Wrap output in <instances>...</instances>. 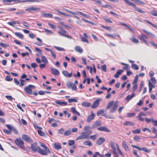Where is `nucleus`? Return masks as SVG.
<instances>
[{"mask_svg": "<svg viewBox=\"0 0 157 157\" xmlns=\"http://www.w3.org/2000/svg\"><path fill=\"white\" fill-rule=\"evenodd\" d=\"M55 103L61 106H63V105H67V102L66 101H61L59 100H57L55 101Z\"/></svg>", "mask_w": 157, "mask_h": 157, "instance_id": "22", "label": "nucleus"}, {"mask_svg": "<svg viewBox=\"0 0 157 157\" xmlns=\"http://www.w3.org/2000/svg\"><path fill=\"white\" fill-rule=\"evenodd\" d=\"M141 131V130L140 129L133 130L132 131V132L134 134H139Z\"/></svg>", "mask_w": 157, "mask_h": 157, "instance_id": "38", "label": "nucleus"}, {"mask_svg": "<svg viewBox=\"0 0 157 157\" xmlns=\"http://www.w3.org/2000/svg\"><path fill=\"white\" fill-rule=\"evenodd\" d=\"M44 149V150H43L39 147L37 152L43 155H47L48 153H50L51 151L48 148Z\"/></svg>", "mask_w": 157, "mask_h": 157, "instance_id": "2", "label": "nucleus"}, {"mask_svg": "<svg viewBox=\"0 0 157 157\" xmlns=\"http://www.w3.org/2000/svg\"><path fill=\"white\" fill-rule=\"evenodd\" d=\"M3 132L7 134H10L11 133V131L6 129H3Z\"/></svg>", "mask_w": 157, "mask_h": 157, "instance_id": "58", "label": "nucleus"}, {"mask_svg": "<svg viewBox=\"0 0 157 157\" xmlns=\"http://www.w3.org/2000/svg\"><path fill=\"white\" fill-rule=\"evenodd\" d=\"M41 60L43 62L47 64L48 63V61L46 58L44 56H42L41 57Z\"/></svg>", "mask_w": 157, "mask_h": 157, "instance_id": "37", "label": "nucleus"}, {"mask_svg": "<svg viewBox=\"0 0 157 157\" xmlns=\"http://www.w3.org/2000/svg\"><path fill=\"white\" fill-rule=\"evenodd\" d=\"M81 105L83 106L88 107L90 105V102H82Z\"/></svg>", "mask_w": 157, "mask_h": 157, "instance_id": "32", "label": "nucleus"}, {"mask_svg": "<svg viewBox=\"0 0 157 157\" xmlns=\"http://www.w3.org/2000/svg\"><path fill=\"white\" fill-rule=\"evenodd\" d=\"M88 135L86 132H83L81 135L77 137L76 140L82 139H89Z\"/></svg>", "mask_w": 157, "mask_h": 157, "instance_id": "4", "label": "nucleus"}, {"mask_svg": "<svg viewBox=\"0 0 157 157\" xmlns=\"http://www.w3.org/2000/svg\"><path fill=\"white\" fill-rule=\"evenodd\" d=\"M118 25H121L125 27H127V28H128V29H129L130 31H133V30L132 29L131 27H130L127 24L124 23H123L121 22H118Z\"/></svg>", "mask_w": 157, "mask_h": 157, "instance_id": "23", "label": "nucleus"}, {"mask_svg": "<svg viewBox=\"0 0 157 157\" xmlns=\"http://www.w3.org/2000/svg\"><path fill=\"white\" fill-rule=\"evenodd\" d=\"M131 146L134 148H136L139 151H143L146 152L147 153H150L151 151V149L148 150L147 149V148L146 147H143L142 148H140V147H139L138 146L132 145H131Z\"/></svg>", "mask_w": 157, "mask_h": 157, "instance_id": "6", "label": "nucleus"}, {"mask_svg": "<svg viewBox=\"0 0 157 157\" xmlns=\"http://www.w3.org/2000/svg\"><path fill=\"white\" fill-rule=\"evenodd\" d=\"M41 14L42 16L45 17L52 18L53 16L52 15V14L50 13H42Z\"/></svg>", "mask_w": 157, "mask_h": 157, "instance_id": "28", "label": "nucleus"}, {"mask_svg": "<svg viewBox=\"0 0 157 157\" xmlns=\"http://www.w3.org/2000/svg\"><path fill=\"white\" fill-rule=\"evenodd\" d=\"M18 0H3V3L5 5H7V3L14 2L15 3H17Z\"/></svg>", "mask_w": 157, "mask_h": 157, "instance_id": "18", "label": "nucleus"}, {"mask_svg": "<svg viewBox=\"0 0 157 157\" xmlns=\"http://www.w3.org/2000/svg\"><path fill=\"white\" fill-rule=\"evenodd\" d=\"M139 39L141 41H143V42L145 43L146 45H148V42L146 40V39H148V37L147 36L142 34H141L139 36Z\"/></svg>", "mask_w": 157, "mask_h": 157, "instance_id": "9", "label": "nucleus"}, {"mask_svg": "<svg viewBox=\"0 0 157 157\" xmlns=\"http://www.w3.org/2000/svg\"><path fill=\"white\" fill-rule=\"evenodd\" d=\"M71 133L70 130L66 131L64 133V134L65 136H68L70 135Z\"/></svg>", "mask_w": 157, "mask_h": 157, "instance_id": "50", "label": "nucleus"}, {"mask_svg": "<svg viewBox=\"0 0 157 157\" xmlns=\"http://www.w3.org/2000/svg\"><path fill=\"white\" fill-rule=\"evenodd\" d=\"M68 102L71 103L73 102H76L78 101V100L77 99H75L74 98H71L68 99Z\"/></svg>", "mask_w": 157, "mask_h": 157, "instance_id": "46", "label": "nucleus"}, {"mask_svg": "<svg viewBox=\"0 0 157 157\" xmlns=\"http://www.w3.org/2000/svg\"><path fill=\"white\" fill-rule=\"evenodd\" d=\"M142 117V116L139 114L136 117V118H138V121H144V119Z\"/></svg>", "mask_w": 157, "mask_h": 157, "instance_id": "49", "label": "nucleus"}, {"mask_svg": "<svg viewBox=\"0 0 157 157\" xmlns=\"http://www.w3.org/2000/svg\"><path fill=\"white\" fill-rule=\"evenodd\" d=\"M101 69L104 72L106 71V66L105 65H104L101 66Z\"/></svg>", "mask_w": 157, "mask_h": 157, "instance_id": "62", "label": "nucleus"}, {"mask_svg": "<svg viewBox=\"0 0 157 157\" xmlns=\"http://www.w3.org/2000/svg\"><path fill=\"white\" fill-rule=\"evenodd\" d=\"M118 25H121L125 27H127V28H128V29H129L130 31H133V30L132 29L131 27H130L127 24L124 23H123L121 22H118Z\"/></svg>", "mask_w": 157, "mask_h": 157, "instance_id": "24", "label": "nucleus"}, {"mask_svg": "<svg viewBox=\"0 0 157 157\" xmlns=\"http://www.w3.org/2000/svg\"><path fill=\"white\" fill-rule=\"evenodd\" d=\"M150 13L153 16L157 17V11L153 10L150 12Z\"/></svg>", "mask_w": 157, "mask_h": 157, "instance_id": "42", "label": "nucleus"}, {"mask_svg": "<svg viewBox=\"0 0 157 157\" xmlns=\"http://www.w3.org/2000/svg\"><path fill=\"white\" fill-rule=\"evenodd\" d=\"M98 130L102 131H105L106 132H110V131L105 127H101L98 128Z\"/></svg>", "mask_w": 157, "mask_h": 157, "instance_id": "17", "label": "nucleus"}, {"mask_svg": "<svg viewBox=\"0 0 157 157\" xmlns=\"http://www.w3.org/2000/svg\"><path fill=\"white\" fill-rule=\"evenodd\" d=\"M122 146L125 151H129L128 147L125 141H124L122 143Z\"/></svg>", "mask_w": 157, "mask_h": 157, "instance_id": "19", "label": "nucleus"}, {"mask_svg": "<svg viewBox=\"0 0 157 157\" xmlns=\"http://www.w3.org/2000/svg\"><path fill=\"white\" fill-rule=\"evenodd\" d=\"M136 3L137 4L139 5H145V3L144 2H143L139 0H137Z\"/></svg>", "mask_w": 157, "mask_h": 157, "instance_id": "60", "label": "nucleus"}, {"mask_svg": "<svg viewBox=\"0 0 157 157\" xmlns=\"http://www.w3.org/2000/svg\"><path fill=\"white\" fill-rule=\"evenodd\" d=\"M124 124L126 126H133L134 125L133 123L127 121L124 123Z\"/></svg>", "mask_w": 157, "mask_h": 157, "instance_id": "41", "label": "nucleus"}, {"mask_svg": "<svg viewBox=\"0 0 157 157\" xmlns=\"http://www.w3.org/2000/svg\"><path fill=\"white\" fill-rule=\"evenodd\" d=\"M118 102L117 101H116L113 104L112 107L110 109V113H114L116 110L118 105Z\"/></svg>", "mask_w": 157, "mask_h": 157, "instance_id": "11", "label": "nucleus"}, {"mask_svg": "<svg viewBox=\"0 0 157 157\" xmlns=\"http://www.w3.org/2000/svg\"><path fill=\"white\" fill-rule=\"evenodd\" d=\"M82 40L85 43H87V44H88L89 43V41L88 40L86 39L85 38H84L83 37H81Z\"/></svg>", "mask_w": 157, "mask_h": 157, "instance_id": "59", "label": "nucleus"}, {"mask_svg": "<svg viewBox=\"0 0 157 157\" xmlns=\"http://www.w3.org/2000/svg\"><path fill=\"white\" fill-rule=\"evenodd\" d=\"M101 101V99L96 100L91 105V107L92 109H95L97 107L99 104V102Z\"/></svg>", "mask_w": 157, "mask_h": 157, "instance_id": "10", "label": "nucleus"}, {"mask_svg": "<svg viewBox=\"0 0 157 157\" xmlns=\"http://www.w3.org/2000/svg\"><path fill=\"white\" fill-rule=\"evenodd\" d=\"M33 88H35V86L32 85H29L26 87L24 90L27 94L29 95H31L33 94L32 91Z\"/></svg>", "mask_w": 157, "mask_h": 157, "instance_id": "3", "label": "nucleus"}, {"mask_svg": "<svg viewBox=\"0 0 157 157\" xmlns=\"http://www.w3.org/2000/svg\"><path fill=\"white\" fill-rule=\"evenodd\" d=\"M144 21H145L146 22H147V23H148V24H150V25H151V26H152L154 27L155 28H157V25H154V24H153L151 22L147 20H144Z\"/></svg>", "mask_w": 157, "mask_h": 157, "instance_id": "45", "label": "nucleus"}, {"mask_svg": "<svg viewBox=\"0 0 157 157\" xmlns=\"http://www.w3.org/2000/svg\"><path fill=\"white\" fill-rule=\"evenodd\" d=\"M151 80L153 84H155L156 83L157 81L155 77H151Z\"/></svg>", "mask_w": 157, "mask_h": 157, "instance_id": "64", "label": "nucleus"}, {"mask_svg": "<svg viewBox=\"0 0 157 157\" xmlns=\"http://www.w3.org/2000/svg\"><path fill=\"white\" fill-rule=\"evenodd\" d=\"M54 148L55 149L59 150L61 148V146L59 143L55 142L54 144Z\"/></svg>", "mask_w": 157, "mask_h": 157, "instance_id": "21", "label": "nucleus"}, {"mask_svg": "<svg viewBox=\"0 0 157 157\" xmlns=\"http://www.w3.org/2000/svg\"><path fill=\"white\" fill-rule=\"evenodd\" d=\"M37 132H38V134L40 135V136H44L45 135V133L41 131V130H37Z\"/></svg>", "mask_w": 157, "mask_h": 157, "instance_id": "55", "label": "nucleus"}, {"mask_svg": "<svg viewBox=\"0 0 157 157\" xmlns=\"http://www.w3.org/2000/svg\"><path fill=\"white\" fill-rule=\"evenodd\" d=\"M63 33H62L60 31L58 32V33L60 34V35L63 36H64L68 38L71 39L72 38V37L71 36L68 35L66 34L67 33V32H66L65 30H63L62 31Z\"/></svg>", "mask_w": 157, "mask_h": 157, "instance_id": "13", "label": "nucleus"}, {"mask_svg": "<svg viewBox=\"0 0 157 157\" xmlns=\"http://www.w3.org/2000/svg\"><path fill=\"white\" fill-rule=\"evenodd\" d=\"M132 67L133 69L135 70H138L139 69V67L137 65L135 64H132Z\"/></svg>", "mask_w": 157, "mask_h": 157, "instance_id": "47", "label": "nucleus"}, {"mask_svg": "<svg viewBox=\"0 0 157 157\" xmlns=\"http://www.w3.org/2000/svg\"><path fill=\"white\" fill-rule=\"evenodd\" d=\"M101 124L100 123L99 121H96L95 122L91 127V129H93L95 128L98 126L100 125Z\"/></svg>", "mask_w": 157, "mask_h": 157, "instance_id": "30", "label": "nucleus"}, {"mask_svg": "<svg viewBox=\"0 0 157 157\" xmlns=\"http://www.w3.org/2000/svg\"><path fill=\"white\" fill-rule=\"evenodd\" d=\"M25 10L26 11L31 13L32 11L40 10V9L39 8L31 6L29 8H27Z\"/></svg>", "mask_w": 157, "mask_h": 157, "instance_id": "8", "label": "nucleus"}, {"mask_svg": "<svg viewBox=\"0 0 157 157\" xmlns=\"http://www.w3.org/2000/svg\"><path fill=\"white\" fill-rule=\"evenodd\" d=\"M75 50L80 53H82L83 52L82 49L79 46H76L75 47Z\"/></svg>", "mask_w": 157, "mask_h": 157, "instance_id": "25", "label": "nucleus"}, {"mask_svg": "<svg viewBox=\"0 0 157 157\" xmlns=\"http://www.w3.org/2000/svg\"><path fill=\"white\" fill-rule=\"evenodd\" d=\"M135 96V94L134 93H132L131 95H128L126 98V100L128 102L130 100L132 99Z\"/></svg>", "mask_w": 157, "mask_h": 157, "instance_id": "27", "label": "nucleus"}, {"mask_svg": "<svg viewBox=\"0 0 157 157\" xmlns=\"http://www.w3.org/2000/svg\"><path fill=\"white\" fill-rule=\"evenodd\" d=\"M123 71L122 70H119L114 75V76L116 78H117L119 77V75L123 72Z\"/></svg>", "mask_w": 157, "mask_h": 157, "instance_id": "26", "label": "nucleus"}, {"mask_svg": "<svg viewBox=\"0 0 157 157\" xmlns=\"http://www.w3.org/2000/svg\"><path fill=\"white\" fill-rule=\"evenodd\" d=\"M14 143L18 146L20 147L24 150H25L26 148L24 145V142L21 138H17L14 141Z\"/></svg>", "mask_w": 157, "mask_h": 157, "instance_id": "1", "label": "nucleus"}, {"mask_svg": "<svg viewBox=\"0 0 157 157\" xmlns=\"http://www.w3.org/2000/svg\"><path fill=\"white\" fill-rule=\"evenodd\" d=\"M75 143L74 140H69L68 144L69 146L73 145Z\"/></svg>", "mask_w": 157, "mask_h": 157, "instance_id": "61", "label": "nucleus"}, {"mask_svg": "<svg viewBox=\"0 0 157 157\" xmlns=\"http://www.w3.org/2000/svg\"><path fill=\"white\" fill-rule=\"evenodd\" d=\"M104 112V111L103 109H100L97 112V115L98 116H99Z\"/></svg>", "mask_w": 157, "mask_h": 157, "instance_id": "51", "label": "nucleus"}, {"mask_svg": "<svg viewBox=\"0 0 157 157\" xmlns=\"http://www.w3.org/2000/svg\"><path fill=\"white\" fill-rule=\"evenodd\" d=\"M44 30L48 34V35H52L53 33L51 31L46 29H44Z\"/></svg>", "mask_w": 157, "mask_h": 157, "instance_id": "40", "label": "nucleus"}, {"mask_svg": "<svg viewBox=\"0 0 157 157\" xmlns=\"http://www.w3.org/2000/svg\"><path fill=\"white\" fill-rule=\"evenodd\" d=\"M15 35L17 37L20 38V39H22L23 37V35L20 33L15 32Z\"/></svg>", "mask_w": 157, "mask_h": 157, "instance_id": "33", "label": "nucleus"}, {"mask_svg": "<svg viewBox=\"0 0 157 157\" xmlns=\"http://www.w3.org/2000/svg\"><path fill=\"white\" fill-rule=\"evenodd\" d=\"M110 146H111V147L112 149V151L116 150V146H115V145L114 143H110Z\"/></svg>", "mask_w": 157, "mask_h": 157, "instance_id": "39", "label": "nucleus"}, {"mask_svg": "<svg viewBox=\"0 0 157 157\" xmlns=\"http://www.w3.org/2000/svg\"><path fill=\"white\" fill-rule=\"evenodd\" d=\"M114 101H110L106 107V109H109L113 105L114 103Z\"/></svg>", "mask_w": 157, "mask_h": 157, "instance_id": "34", "label": "nucleus"}, {"mask_svg": "<svg viewBox=\"0 0 157 157\" xmlns=\"http://www.w3.org/2000/svg\"><path fill=\"white\" fill-rule=\"evenodd\" d=\"M90 128L91 129V127L90 126H86L84 127L83 130L85 131H87Z\"/></svg>", "mask_w": 157, "mask_h": 157, "instance_id": "63", "label": "nucleus"}, {"mask_svg": "<svg viewBox=\"0 0 157 157\" xmlns=\"http://www.w3.org/2000/svg\"><path fill=\"white\" fill-rule=\"evenodd\" d=\"M73 85L72 82H68L66 83L67 86L69 88L71 87Z\"/></svg>", "mask_w": 157, "mask_h": 157, "instance_id": "48", "label": "nucleus"}, {"mask_svg": "<svg viewBox=\"0 0 157 157\" xmlns=\"http://www.w3.org/2000/svg\"><path fill=\"white\" fill-rule=\"evenodd\" d=\"M22 137L23 139L26 142L29 143H32L33 141L29 136L27 135L24 134L22 135Z\"/></svg>", "mask_w": 157, "mask_h": 157, "instance_id": "5", "label": "nucleus"}, {"mask_svg": "<svg viewBox=\"0 0 157 157\" xmlns=\"http://www.w3.org/2000/svg\"><path fill=\"white\" fill-rule=\"evenodd\" d=\"M62 74L63 75L67 77L70 78L72 76V73L71 72L68 73V71H62Z\"/></svg>", "mask_w": 157, "mask_h": 157, "instance_id": "15", "label": "nucleus"}, {"mask_svg": "<svg viewBox=\"0 0 157 157\" xmlns=\"http://www.w3.org/2000/svg\"><path fill=\"white\" fill-rule=\"evenodd\" d=\"M133 10L136 11H137L139 13H144L145 12L140 9L136 7V5L135 7H133Z\"/></svg>", "mask_w": 157, "mask_h": 157, "instance_id": "35", "label": "nucleus"}, {"mask_svg": "<svg viewBox=\"0 0 157 157\" xmlns=\"http://www.w3.org/2000/svg\"><path fill=\"white\" fill-rule=\"evenodd\" d=\"M13 79V78L9 75L7 76L5 78V80L8 81H12Z\"/></svg>", "mask_w": 157, "mask_h": 157, "instance_id": "54", "label": "nucleus"}, {"mask_svg": "<svg viewBox=\"0 0 157 157\" xmlns=\"http://www.w3.org/2000/svg\"><path fill=\"white\" fill-rule=\"evenodd\" d=\"M83 144L85 145L90 146L92 145V143L89 141H86L83 142Z\"/></svg>", "mask_w": 157, "mask_h": 157, "instance_id": "43", "label": "nucleus"}, {"mask_svg": "<svg viewBox=\"0 0 157 157\" xmlns=\"http://www.w3.org/2000/svg\"><path fill=\"white\" fill-rule=\"evenodd\" d=\"M143 31L150 36V37L151 38H154L155 37V35L151 33L148 32L145 30L143 29Z\"/></svg>", "mask_w": 157, "mask_h": 157, "instance_id": "29", "label": "nucleus"}, {"mask_svg": "<svg viewBox=\"0 0 157 157\" xmlns=\"http://www.w3.org/2000/svg\"><path fill=\"white\" fill-rule=\"evenodd\" d=\"M39 2V1L37 0H17V3H21L22 2Z\"/></svg>", "mask_w": 157, "mask_h": 157, "instance_id": "14", "label": "nucleus"}, {"mask_svg": "<svg viewBox=\"0 0 157 157\" xmlns=\"http://www.w3.org/2000/svg\"><path fill=\"white\" fill-rule=\"evenodd\" d=\"M101 26L103 28L106 29L108 30H110L112 29L111 27L109 26H105L103 25H101Z\"/></svg>", "mask_w": 157, "mask_h": 157, "instance_id": "52", "label": "nucleus"}, {"mask_svg": "<svg viewBox=\"0 0 157 157\" xmlns=\"http://www.w3.org/2000/svg\"><path fill=\"white\" fill-rule=\"evenodd\" d=\"M40 147L37 146L36 142H35L31 144V148L32 150L34 152H37Z\"/></svg>", "mask_w": 157, "mask_h": 157, "instance_id": "7", "label": "nucleus"}, {"mask_svg": "<svg viewBox=\"0 0 157 157\" xmlns=\"http://www.w3.org/2000/svg\"><path fill=\"white\" fill-rule=\"evenodd\" d=\"M25 13V12L23 10H19L18 11L15 12V13L16 14H22Z\"/></svg>", "mask_w": 157, "mask_h": 157, "instance_id": "44", "label": "nucleus"}, {"mask_svg": "<svg viewBox=\"0 0 157 157\" xmlns=\"http://www.w3.org/2000/svg\"><path fill=\"white\" fill-rule=\"evenodd\" d=\"M54 47L57 50H58V51H64V49L63 48L57 47V46H54Z\"/></svg>", "mask_w": 157, "mask_h": 157, "instance_id": "53", "label": "nucleus"}, {"mask_svg": "<svg viewBox=\"0 0 157 157\" xmlns=\"http://www.w3.org/2000/svg\"><path fill=\"white\" fill-rule=\"evenodd\" d=\"M148 86L149 88H155V86L153 85L150 82V80L148 81Z\"/></svg>", "mask_w": 157, "mask_h": 157, "instance_id": "57", "label": "nucleus"}, {"mask_svg": "<svg viewBox=\"0 0 157 157\" xmlns=\"http://www.w3.org/2000/svg\"><path fill=\"white\" fill-rule=\"evenodd\" d=\"M95 116V114L92 112H91L90 115L88 117L86 122H90L91 120H93Z\"/></svg>", "mask_w": 157, "mask_h": 157, "instance_id": "12", "label": "nucleus"}, {"mask_svg": "<svg viewBox=\"0 0 157 157\" xmlns=\"http://www.w3.org/2000/svg\"><path fill=\"white\" fill-rule=\"evenodd\" d=\"M130 40L133 42L135 43L136 44H138L139 42L138 40L134 37H132L131 38H130Z\"/></svg>", "mask_w": 157, "mask_h": 157, "instance_id": "36", "label": "nucleus"}, {"mask_svg": "<svg viewBox=\"0 0 157 157\" xmlns=\"http://www.w3.org/2000/svg\"><path fill=\"white\" fill-rule=\"evenodd\" d=\"M51 70L52 74L54 75H58L59 74V71L57 69L51 68Z\"/></svg>", "mask_w": 157, "mask_h": 157, "instance_id": "20", "label": "nucleus"}, {"mask_svg": "<svg viewBox=\"0 0 157 157\" xmlns=\"http://www.w3.org/2000/svg\"><path fill=\"white\" fill-rule=\"evenodd\" d=\"M98 134H95V135H92V136H90V138L91 139L93 140H95L97 138V136H97Z\"/></svg>", "mask_w": 157, "mask_h": 157, "instance_id": "56", "label": "nucleus"}, {"mask_svg": "<svg viewBox=\"0 0 157 157\" xmlns=\"http://www.w3.org/2000/svg\"><path fill=\"white\" fill-rule=\"evenodd\" d=\"M105 140L104 138L100 137L96 141V143L98 145H100L105 142Z\"/></svg>", "mask_w": 157, "mask_h": 157, "instance_id": "16", "label": "nucleus"}, {"mask_svg": "<svg viewBox=\"0 0 157 157\" xmlns=\"http://www.w3.org/2000/svg\"><path fill=\"white\" fill-rule=\"evenodd\" d=\"M126 4H127L133 6V7H135L136 5L132 2H130L128 0H123Z\"/></svg>", "mask_w": 157, "mask_h": 157, "instance_id": "31", "label": "nucleus"}]
</instances>
